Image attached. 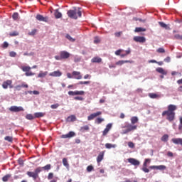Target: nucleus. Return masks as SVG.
Wrapping results in <instances>:
<instances>
[{
    "instance_id": "f257e3e1",
    "label": "nucleus",
    "mask_w": 182,
    "mask_h": 182,
    "mask_svg": "<svg viewBox=\"0 0 182 182\" xmlns=\"http://www.w3.org/2000/svg\"><path fill=\"white\" fill-rule=\"evenodd\" d=\"M167 110L162 112V117H166V119L171 123L176 119V110H177V107L174 105H169L167 107Z\"/></svg>"
},
{
    "instance_id": "f03ea898",
    "label": "nucleus",
    "mask_w": 182,
    "mask_h": 182,
    "mask_svg": "<svg viewBox=\"0 0 182 182\" xmlns=\"http://www.w3.org/2000/svg\"><path fill=\"white\" fill-rule=\"evenodd\" d=\"M50 168H52V165L47 164L45 166L36 168L33 172L27 171L26 174L28 177H31V178H33L34 181H36V180L39 178V173H41L42 170H46V171H49Z\"/></svg>"
},
{
    "instance_id": "7ed1b4c3",
    "label": "nucleus",
    "mask_w": 182,
    "mask_h": 182,
    "mask_svg": "<svg viewBox=\"0 0 182 182\" xmlns=\"http://www.w3.org/2000/svg\"><path fill=\"white\" fill-rule=\"evenodd\" d=\"M67 15L71 19H77V18H82V11L80 9H78V10L75 9L73 10H69L67 12Z\"/></svg>"
},
{
    "instance_id": "20e7f679",
    "label": "nucleus",
    "mask_w": 182,
    "mask_h": 182,
    "mask_svg": "<svg viewBox=\"0 0 182 182\" xmlns=\"http://www.w3.org/2000/svg\"><path fill=\"white\" fill-rule=\"evenodd\" d=\"M122 129H126L122 130V134H127V133H130V132L137 130V127L132 124H126L124 127H122Z\"/></svg>"
},
{
    "instance_id": "39448f33",
    "label": "nucleus",
    "mask_w": 182,
    "mask_h": 182,
    "mask_svg": "<svg viewBox=\"0 0 182 182\" xmlns=\"http://www.w3.org/2000/svg\"><path fill=\"white\" fill-rule=\"evenodd\" d=\"M31 69L32 68L30 66L21 67V70H23V72H26V76H34L35 73H32V71H31Z\"/></svg>"
},
{
    "instance_id": "423d86ee",
    "label": "nucleus",
    "mask_w": 182,
    "mask_h": 182,
    "mask_svg": "<svg viewBox=\"0 0 182 182\" xmlns=\"http://www.w3.org/2000/svg\"><path fill=\"white\" fill-rule=\"evenodd\" d=\"M151 161V159H145L144 162L143 164V166H142V171H144V173H149L150 170H149V168H147V164H150V162Z\"/></svg>"
},
{
    "instance_id": "0eeeda50",
    "label": "nucleus",
    "mask_w": 182,
    "mask_h": 182,
    "mask_svg": "<svg viewBox=\"0 0 182 182\" xmlns=\"http://www.w3.org/2000/svg\"><path fill=\"white\" fill-rule=\"evenodd\" d=\"M8 87L10 89H12L14 87V85H12V80H7L3 82L2 84L3 89H6Z\"/></svg>"
},
{
    "instance_id": "6e6552de",
    "label": "nucleus",
    "mask_w": 182,
    "mask_h": 182,
    "mask_svg": "<svg viewBox=\"0 0 182 182\" xmlns=\"http://www.w3.org/2000/svg\"><path fill=\"white\" fill-rule=\"evenodd\" d=\"M10 112H14V113H18L19 112H23V107L18 106H11L9 108Z\"/></svg>"
},
{
    "instance_id": "1a4fd4ad",
    "label": "nucleus",
    "mask_w": 182,
    "mask_h": 182,
    "mask_svg": "<svg viewBox=\"0 0 182 182\" xmlns=\"http://www.w3.org/2000/svg\"><path fill=\"white\" fill-rule=\"evenodd\" d=\"M69 96H83L85 91H69Z\"/></svg>"
},
{
    "instance_id": "9d476101",
    "label": "nucleus",
    "mask_w": 182,
    "mask_h": 182,
    "mask_svg": "<svg viewBox=\"0 0 182 182\" xmlns=\"http://www.w3.org/2000/svg\"><path fill=\"white\" fill-rule=\"evenodd\" d=\"M75 136H76V134L71 131L67 134H63L61 139H72V137H75Z\"/></svg>"
},
{
    "instance_id": "9b49d317",
    "label": "nucleus",
    "mask_w": 182,
    "mask_h": 182,
    "mask_svg": "<svg viewBox=\"0 0 182 182\" xmlns=\"http://www.w3.org/2000/svg\"><path fill=\"white\" fill-rule=\"evenodd\" d=\"M133 39L134 42H139V43H144L146 42V38L143 36H134Z\"/></svg>"
},
{
    "instance_id": "f8f14e48",
    "label": "nucleus",
    "mask_w": 182,
    "mask_h": 182,
    "mask_svg": "<svg viewBox=\"0 0 182 182\" xmlns=\"http://www.w3.org/2000/svg\"><path fill=\"white\" fill-rule=\"evenodd\" d=\"M127 160L132 166H140V161L134 158H129Z\"/></svg>"
},
{
    "instance_id": "ddd939ff",
    "label": "nucleus",
    "mask_w": 182,
    "mask_h": 182,
    "mask_svg": "<svg viewBox=\"0 0 182 182\" xmlns=\"http://www.w3.org/2000/svg\"><path fill=\"white\" fill-rule=\"evenodd\" d=\"M151 170H166L167 167L164 165H159V166H149Z\"/></svg>"
},
{
    "instance_id": "4468645a",
    "label": "nucleus",
    "mask_w": 182,
    "mask_h": 182,
    "mask_svg": "<svg viewBox=\"0 0 182 182\" xmlns=\"http://www.w3.org/2000/svg\"><path fill=\"white\" fill-rule=\"evenodd\" d=\"M100 114H102V112L100 111H98L95 113H92L87 117V120L89 121L93 120V119H95V117H97V116H100Z\"/></svg>"
},
{
    "instance_id": "2eb2a0df",
    "label": "nucleus",
    "mask_w": 182,
    "mask_h": 182,
    "mask_svg": "<svg viewBox=\"0 0 182 182\" xmlns=\"http://www.w3.org/2000/svg\"><path fill=\"white\" fill-rule=\"evenodd\" d=\"M36 19L37 21H40V22H48L49 18L48 16L43 17V16L41 14H37L36 15Z\"/></svg>"
},
{
    "instance_id": "dca6fc26",
    "label": "nucleus",
    "mask_w": 182,
    "mask_h": 182,
    "mask_svg": "<svg viewBox=\"0 0 182 182\" xmlns=\"http://www.w3.org/2000/svg\"><path fill=\"white\" fill-rule=\"evenodd\" d=\"M112 124H107L106 128L102 132V136L107 135V133H109V132H110V130L112 129Z\"/></svg>"
},
{
    "instance_id": "f3484780",
    "label": "nucleus",
    "mask_w": 182,
    "mask_h": 182,
    "mask_svg": "<svg viewBox=\"0 0 182 182\" xmlns=\"http://www.w3.org/2000/svg\"><path fill=\"white\" fill-rule=\"evenodd\" d=\"M104 158H105V151H102L100 152V154L97 157V163H98V164L101 163L102 160H103Z\"/></svg>"
},
{
    "instance_id": "a211bd4d",
    "label": "nucleus",
    "mask_w": 182,
    "mask_h": 182,
    "mask_svg": "<svg viewBox=\"0 0 182 182\" xmlns=\"http://www.w3.org/2000/svg\"><path fill=\"white\" fill-rule=\"evenodd\" d=\"M60 55L61 59H68L70 56V53L68 51H61Z\"/></svg>"
},
{
    "instance_id": "6ab92c4d",
    "label": "nucleus",
    "mask_w": 182,
    "mask_h": 182,
    "mask_svg": "<svg viewBox=\"0 0 182 182\" xmlns=\"http://www.w3.org/2000/svg\"><path fill=\"white\" fill-rule=\"evenodd\" d=\"M49 76H52L53 77H60L62 76V72L57 70L49 74Z\"/></svg>"
},
{
    "instance_id": "aec40b11",
    "label": "nucleus",
    "mask_w": 182,
    "mask_h": 182,
    "mask_svg": "<svg viewBox=\"0 0 182 182\" xmlns=\"http://www.w3.org/2000/svg\"><path fill=\"white\" fill-rule=\"evenodd\" d=\"M73 76H74V79H77V80H80L82 77L79 71H73Z\"/></svg>"
},
{
    "instance_id": "412c9836",
    "label": "nucleus",
    "mask_w": 182,
    "mask_h": 182,
    "mask_svg": "<svg viewBox=\"0 0 182 182\" xmlns=\"http://www.w3.org/2000/svg\"><path fill=\"white\" fill-rule=\"evenodd\" d=\"M124 63H133V61L132 60H119L117 61L115 65L117 66H122V65H124Z\"/></svg>"
},
{
    "instance_id": "4be33fe9",
    "label": "nucleus",
    "mask_w": 182,
    "mask_h": 182,
    "mask_svg": "<svg viewBox=\"0 0 182 182\" xmlns=\"http://www.w3.org/2000/svg\"><path fill=\"white\" fill-rule=\"evenodd\" d=\"M174 144H181L182 146V139L181 138H173L171 139Z\"/></svg>"
},
{
    "instance_id": "5701e85b",
    "label": "nucleus",
    "mask_w": 182,
    "mask_h": 182,
    "mask_svg": "<svg viewBox=\"0 0 182 182\" xmlns=\"http://www.w3.org/2000/svg\"><path fill=\"white\" fill-rule=\"evenodd\" d=\"M89 130H90L89 125H85L80 128V132H81V133H85V132H89Z\"/></svg>"
},
{
    "instance_id": "b1692460",
    "label": "nucleus",
    "mask_w": 182,
    "mask_h": 182,
    "mask_svg": "<svg viewBox=\"0 0 182 182\" xmlns=\"http://www.w3.org/2000/svg\"><path fill=\"white\" fill-rule=\"evenodd\" d=\"M92 63H100L102 62V58L100 57H94L91 60Z\"/></svg>"
},
{
    "instance_id": "393cba45",
    "label": "nucleus",
    "mask_w": 182,
    "mask_h": 182,
    "mask_svg": "<svg viewBox=\"0 0 182 182\" xmlns=\"http://www.w3.org/2000/svg\"><path fill=\"white\" fill-rule=\"evenodd\" d=\"M158 73H161V75H167V71L164 70L162 68H158L156 69Z\"/></svg>"
},
{
    "instance_id": "a878e982",
    "label": "nucleus",
    "mask_w": 182,
    "mask_h": 182,
    "mask_svg": "<svg viewBox=\"0 0 182 182\" xmlns=\"http://www.w3.org/2000/svg\"><path fill=\"white\" fill-rule=\"evenodd\" d=\"M45 112H36L34 114V117L39 119V117H43L45 116Z\"/></svg>"
},
{
    "instance_id": "bb28decb",
    "label": "nucleus",
    "mask_w": 182,
    "mask_h": 182,
    "mask_svg": "<svg viewBox=\"0 0 182 182\" xmlns=\"http://www.w3.org/2000/svg\"><path fill=\"white\" fill-rule=\"evenodd\" d=\"M161 141H164V143H167L168 141V134H164L161 138Z\"/></svg>"
},
{
    "instance_id": "cd10ccee",
    "label": "nucleus",
    "mask_w": 182,
    "mask_h": 182,
    "mask_svg": "<svg viewBox=\"0 0 182 182\" xmlns=\"http://www.w3.org/2000/svg\"><path fill=\"white\" fill-rule=\"evenodd\" d=\"M48 75V71L43 72L40 71L39 74L38 75V77H45Z\"/></svg>"
},
{
    "instance_id": "c85d7f7f",
    "label": "nucleus",
    "mask_w": 182,
    "mask_h": 182,
    "mask_svg": "<svg viewBox=\"0 0 182 182\" xmlns=\"http://www.w3.org/2000/svg\"><path fill=\"white\" fill-rule=\"evenodd\" d=\"M139 122V118L137 117H132L131 118V123L132 124H136Z\"/></svg>"
},
{
    "instance_id": "c756f323",
    "label": "nucleus",
    "mask_w": 182,
    "mask_h": 182,
    "mask_svg": "<svg viewBox=\"0 0 182 182\" xmlns=\"http://www.w3.org/2000/svg\"><path fill=\"white\" fill-rule=\"evenodd\" d=\"M63 164L67 168H69V162H68V159L63 158Z\"/></svg>"
},
{
    "instance_id": "7c9ffc66",
    "label": "nucleus",
    "mask_w": 182,
    "mask_h": 182,
    "mask_svg": "<svg viewBox=\"0 0 182 182\" xmlns=\"http://www.w3.org/2000/svg\"><path fill=\"white\" fill-rule=\"evenodd\" d=\"M116 146V144H112L109 143L105 144L106 149H115Z\"/></svg>"
},
{
    "instance_id": "2f4dec72",
    "label": "nucleus",
    "mask_w": 182,
    "mask_h": 182,
    "mask_svg": "<svg viewBox=\"0 0 182 182\" xmlns=\"http://www.w3.org/2000/svg\"><path fill=\"white\" fill-rule=\"evenodd\" d=\"M56 19H59L60 18H62V13L59 12V11H56L54 14Z\"/></svg>"
},
{
    "instance_id": "473e14b6",
    "label": "nucleus",
    "mask_w": 182,
    "mask_h": 182,
    "mask_svg": "<svg viewBox=\"0 0 182 182\" xmlns=\"http://www.w3.org/2000/svg\"><path fill=\"white\" fill-rule=\"evenodd\" d=\"M125 52H126L125 54L120 55L121 58H124L125 56H127V55H130L132 50H130V48H128Z\"/></svg>"
},
{
    "instance_id": "72a5a7b5",
    "label": "nucleus",
    "mask_w": 182,
    "mask_h": 182,
    "mask_svg": "<svg viewBox=\"0 0 182 182\" xmlns=\"http://www.w3.org/2000/svg\"><path fill=\"white\" fill-rule=\"evenodd\" d=\"M38 32L37 29H33L31 31V32L28 33V35L29 36H35V35H36V33Z\"/></svg>"
},
{
    "instance_id": "f704fd0d",
    "label": "nucleus",
    "mask_w": 182,
    "mask_h": 182,
    "mask_svg": "<svg viewBox=\"0 0 182 182\" xmlns=\"http://www.w3.org/2000/svg\"><path fill=\"white\" fill-rule=\"evenodd\" d=\"M68 122H75L76 120V117L75 115H71L68 117Z\"/></svg>"
},
{
    "instance_id": "c9c22d12",
    "label": "nucleus",
    "mask_w": 182,
    "mask_h": 182,
    "mask_svg": "<svg viewBox=\"0 0 182 182\" xmlns=\"http://www.w3.org/2000/svg\"><path fill=\"white\" fill-rule=\"evenodd\" d=\"M4 140L6 141H9V143H12V141H14V138L12 136H6L4 138Z\"/></svg>"
},
{
    "instance_id": "e433bc0d",
    "label": "nucleus",
    "mask_w": 182,
    "mask_h": 182,
    "mask_svg": "<svg viewBox=\"0 0 182 182\" xmlns=\"http://www.w3.org/2000/svg\"><path fill=\"white\" fill-rule=\"evenodd\" d=\"M21 87H28V84H22L21 85H17L16 86V89H17V90H20Z\"/></svg>"
},
{
    "instance_id": "4c0bfd02",
    "label": "nucleus",
    "mask_w": 182,
    "mask_h": 182,
    "mask_svg": "<svg viewBox=\"0 0 182 182\" xmlns=\"http://www.w3.org/2000/svg\"><path fill=\"white\" fill-rule=\"evenodd\" d=\"M135 32H146V28H143L141 27H136L135 28Z\"/></svg>"
},
{
    "instance_id": "58836bf2",
    "label": "nucleus",
    "mask_w": 182,
    "mask_h": 182,
    "mask_svg": "<svg viewBox=\"0 0 182 182\" xmlns=\"http://www.w3.org/2000/svg\"><path fill=\"white\" fill-rule=\"evenodd\" d=\"M9 178H11V175L7 174L2 178V180H3V181L6 182L9 180Z\"/></svg>"
},
{
    "instance_id": "ea45409f",
    "label": "nucleus",
    "mask_w": 182,
    "mask_h": 182,
    "mask_svg": "<svg viewBox=\"0 0 182 182\" xmlns=\"http://www.w3.org/2000/svg\"><path fill=\"white\" fill-rule=\"evenodd\" d=\"M102 122H105V119L103 118H97L95 119V123H97V124H100Z\"/></svg>"
},
{
    "instance_id": "a19ab883",
    "label": "nucleus",
    "mask_w": 182,
    "mask_h": 182,
    "mask_svg": "<svg viewBox=\"0 0 182 182\" xmlns=\"http://www.w3.org/2000/svg\"><path fill=\"white\" fill-rule=\"evenodd\" d=\"M34 118H35V117L33 115H32L31 114H28L26 116V119H27V120H33Z\"/></svg>"
},
{
    "instance_id": "79ce46f5",
    "label": "nucleus",
    "mask_w": 182,
    "mask_h": 182,
    "mask_svg": "<svg viewBox=\"0 0 182 182\" xmlns=\"http://www.w3.org/2000/svg\"><path fill=\"white\" fill-rule=\"evenodd\" d=\"M179 132H182V117L179 118V125H178Z\"/></svg>"
},
{
    "instance_id": "37998d69",
    "label": "nucleus",
    "mask_w": 182,
    "mask_h": 182,
    "mask_svg": "<svg viewBox=\"0 0 182 182\" xmlns=\"http://www.w3.org/2000/svg\"><path fill=\"white\" fill-rule=\"evenodd\" d=\"M149 96L151 97V99H157V97H159V95L154 93H150Z\"/></svg>"
},
{
    "instance_id": "c03bdc74",
    "label": "nucleus",
    "mask_w": 182,
    "mask_h": 182,
    "mask_svg": "<svg viewBox=\"0 0 182 182\" xmlns=\"http://www.w3.org/2000/svg\"><path fill=\"white\" fill-rule=\"evenodd\" d=\"M160 26H161V28H164L165 29H167V24H166L164 22H159Z\"/></svg>"
},
{
    "instance_id": "a18cd8bd",
    "label": "nucleus",
    "mask_w": 182,
    "mask_h": 182,
    "mask_svg": "<svg viewBox=\"0 0 182 182\" xmlns=\"http://www.w3.org/2000/svg\"><path fill=\"white\" fill-rule=\"evenodd\" d=\"M174 39H178L179 41H182V35L180 34H176L174 36Z\"/></svg>"
},
{
    "instance_id": "49530a36",
    "label": "nucleus",
    "mask_w": 182,
    "mask_h": 182,
    "mask_svg": "<svg viewBox=\"0 0 182 182\" xmlns=\"http://www.w3.org/2000/svg\"><path fill=\"white\" fill-rule=\"evenodd\" d=\"M10 36H18L19 33L18 31H13L9 33Z\"/></svg>"
},
{
    "instance_id": "de8ad7c7",
    "label": "nucleus",
    "mask_w": 182,
    "mask_h": 182,
    "mask_svg": "<svg viewBox=\"0 0 182 182\" xmlns=\"http://www.w3.org/2000/svg\"><path fill=\"white\" fill-rule=\"evenodd\" d=\"M156 52H158V53H164L166 50L163 48H159L156 50Z\"/></svg>"
},
{
    "instance_id": "09e8293b",
    "label": "nucleus",
    "mask_w": 182,
    "mask_h": 182,
    "mask_svg": "<svg viewBox=\"0 0 182 182\" xmlns=\"http://www.w3.org/2000/svg\"><path fill=\"white\" fill-rule=\"evenodd\" d=\"M66 38H67V39H68V41H70V42H75V38H72V36H70V35L67 34Z\"/></svg>"
},
{
    "instance_id": "8fccbe9b",
    "label": "nucleus",
    "mask_w": 182,
    "mask_h": 182,
    "mask_svg": "<svg viewBox=\"0 0 182 182\" xmlns=\"http://www.w3.org/2000/svg\"><path fill=\"white\" fill-rule=\"evenodd\" d=\"M90 83V81H80L78 82V85H89Z\"/></svg>"
},
{
    "instance_id": "3c124183",
    "label": "nucleus",
    "mask_w": 182,
    "mask_h": 182,
    "mask_svg": "<svg viewBox=\"0 0 182 182\" xmlns=\"http://www.w3.org/2000/svg\"><path fill=\"white\" fill-rule=\"evenodd\" d=\"M18 16H19V14L18 13H14L12 16V18L13 19H14V21H16Z\"/></svg>"
},
{
    "instance_id": "603ef678",
    "label": "nucleus",
    "mask_w": 182,
    "mask_h": 182,
    "mask_svg": "<svg viewBox=\"0 0 182 182\" xmlns=\"http://www.w3.org/2000/svg\"><path fill=\"white\" fill-rule=\"evenodd\" d=\"M93 166L90 165L87 167V171H88V173H90V171H92L93 170Z\"/></svg>"
},
{
    "instance_id": "864d4df0",
    "label": "nucleus",
    "mask_w": 182,
    "mask_h": 182,
    "mask_svg": "<svg viewBox=\"0 0 182 182\" xmlns=\"http://www.w3.org/2000/svg\"><path fill=\"white\" fill-rule=\"evenodd\" d=\"M100 43V38H99V37H95L94 43Z\"/></svg>"
},
{
    "instance_id": "5fc2aeb1",
    "label": "nucleus",
    "mask_w": 182,
    "mask_h": 182,
    "mask_svg": "<svg viewBox=\"0 0 182 182\" xmlns=\"http://www.w3.org/2000/svg\"><path fill=\"white\" fill-rule=\"evenodd\" d=\"M18 163L20 166H23V159L20 158L18 159Z\"/></svg>"
},
{
    "instance_id": "6e6d98bb",
    "label": "nucleus",
    "mask_w": 182,
    "mask_h": 182,
    "mask_svg": "<svg viewBox=\"0 0 182 182\" xmlns=\"http://www.w3.org/2000/svg\"><path fill=\"white\" fill-rule=\"evenodd\" d=\"M9 56H11V58H15V56H16V53L15 51H11L9 53Z\"/></svg>"
},
{
    "instance_id": "4d7b16f0",
    "label": "nucleus",
    "mask_w": 182,
    "mask_h": 182,
    "mask_svg": "<svg viewBox=\"0 0 182 182\" xmlns=\"http://www.w3.org/2000/svg\"><path fill=\"white\" fill-rule=\"evenodd\" d=\"M122 52H123V50L122 49L117 50V51H115V55H117V56H119L121 55L120 53H122Z\"/></svg>"
},
{
    "instance_id": "13d9d810",
    "label": "nucleus",
    "mask_w": 182,
    "mask_h": 182,
    "mask_svg": "<svg viewBox=\"0 0 182 182\" xmlns=\"http://www.w3.org/2000/svg\"><path fill=\"white\" fill-rule=\"evenodd\" d=\"M80 57H79V56H77V55H75V57H74V61L75 62H80Z\"/></svg>"
},
{
    "instance_id": "bf43d9fd",
    "label": "nucleus",
    "mask_w": 182,
    "mask_h": 182,
    "mask_svg": "<svg viewBox=\"0 0 182 182\" xmlns=\"http://www.w3.org/2000/svg\"><path fill=\"white\" fill-rule=\"evenodd\" d=\"M128 146L130 147V149H134V144L132 141L128 143Z\"/></svg>"
},
{
    "instance_id": "052dcab7",
    "label": "nucleus",
    "mask_w": 182,
    "mask_h": 182,
    "mask_svg": "<svg viewBox=\"0 0 182 182\" xmlns=\"http://www.w3.org/2000/svg\"><path fill=\"white\" fill-rule=\"evenodd\" d=\"M53 178V173H49L48 176V180H52Z\"/></svg>"
},
{
    "instance_id": "680f3d73",
    "label": "nucleus",
    "mask_w": 182,
    "mask_h": 182,
    "mask_svg": "<svg viewBox=\"0 0 182 182\" xmlns=\"http://www.w3.org/2000/svg\"><path fill=\"white\" fill-rule=\"evenodd\" d=\"M51 109H58L59 107V104H54L50 106Z\"/></svg>"
},
{
    "instance_id": "e2e57ef3",
    "label": "nucleus",
    "mask_w": 182,
    "mask_h": 182,
    "mask_svg": "<svg viewBox=\"0 0 182 182\" xmlns=\"http://www.w3.org/2000/svg\"><path fill=\"white\" fill-rule=\"evenodd\" d=\"M171 60V58L170 57H166L164 59V62H166L167 63H170Z\"/></svg>"
},
{
    "instance_id": "0e129e2a",
    "label": "nucleus",
    "mask_w": 182,
    "mask_h": 182,
    "mask_svg": "<svg viewBox=\"0 0 182 182\" xmlns=\"http://www.w3.org/2000/svg\"><path fill=\"white\" fill-rule=\"evenodd\" d=\"M8 46H9V44L8 43V42L5 41L3 43V48H8Z\"/></svg>"
},
{
    "instance_id": "69168bd1",
    "label": "nucleus",
    "mask_w": 182,
    "mask_h": 182,
    "mask_svg": "<svg viewBox=\"0 0 182 182\" xmlns=\"http://www.w3.org/2000/svg\"><path fill=\"white\" fill-rule=\"evenodd\" d=\"M92 78V75L87 74L84 76V79H91Z\"/></svg>"
},
{
    "instance_id": "338daca9",
    "label": "nucleus",
    "mask_w": 182,
    "mask_h": 182,
    "mask_svg": "<svg viewBox=\"0 0 182 182\" xmlns=\"http://www.w3.org/2000/svg\"><path fill=\"white\" fill-rule=\"evenodd\" d=\"M74 100H83V97H75Z\"/></svg>"
},
{
    "instance_id": "774afa93",
    "label": "nucleus",
    "mask_w": 182,
    "mask_h": 182,
    "mask_svg": "<svg viewBox=\"0 0 182 182\" xmlns=\"http://www.w3.org/2000/svg\"><path fill=\"white\" fill-rule=\"evenodd\" d=\"M121 36H122V32L115 33V36H117V38H120Z\"/></svg>"
}]
</instances>
